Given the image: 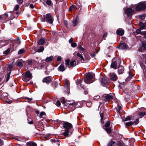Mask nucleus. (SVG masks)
I'll use <instances>...</instances> for the list:
<instances>
[{"instance_id":"nucleus-1","label":"nucleus","mask_w":146,"mask_h":146,"mask_svg":"<svg viewBox=\"0 0 146 146\" xmlns=\"http://www.w3.org/2000/svg\"><path fill=\"white\" fill-rule=\"evenodd\" d=\"M84 80L87 84H90L92 83L94 80V76L90 73L85 74L84 76Z\"/></svg>"},{"instance_id":"nucleus-2","label":"nucleus","mask_w":146,"mask_h":146,"mask_svg":"<svg viewBox=\"0 0 146 146\" xmlns=\"http://www.w3.org/2000/svg\"><path fill=\"white\" fill-rule=\"evenodd\" d=\"M65 64L66 66L69 68L74 67L77 64L76 60H73L70 61L69 59L65 60Z\"/></svg>"},{"instance_id":"nucleus-3","label":"nucleus","mask_w":146,"mask_h":146,"mask_svg":"<svg viewBox=\"0 0 146 146\" xmlns=\"http://www.w3.org/2000/svg\"><path fill=\"white\" fill-rule=\"evenodd\" d=\"M32 74L29 71H27L25 74L22 76L23 80L25 82L29 81L32 79Z\"/></svg>"},{"instance_id":"nucleus-4","label":"nucleus","mask_w":146,"mask_h":146,"mask_svg":"<svg viewBox=\"0 0 146 146\" xmlns=\"http://www.w3.org/2000/svg\"><path fill=\"white\" fill-rule=\"evenodd\" d=\"M120 65V61L117 58H114L112 60L111 67L114 69H116L118 66Z\"/></svg>"},{"instance_id":"nucleus-5","label":"nucleus","mask_w":146,"mask_h":146,"mask_svg":"<svg viewBox=\"0 0 146 146\" xmlns=\"http://www.w3.org/2000/svg\"><path fill=\"white\" fill-rule=\"evenodd\" d=\"M146 7V5L143 2L139 3L136 6V10L137 11H143Z\"/></svg>"},{"instance_id":"nucleus-6","label":"nucleus","mask_w":146,"mask_h":146,"mask_svg":"<svg viewBox=\"0 0 146 146\" xmlns=\"http://www.w3.org/2000/svg\"><path fill=\"white\" fill-rule=\"evenodd\" d=\"M46 22L51 24L53 21V15L51 14H48L46 15Z\"/></svg>"},{"instance_id":"nucleus-7","label":"nucleus","mask_w":146,"mask_h":146,"mask_svg":"<svg viewBox=\"0 0 146 146\" xmlns=\"http://www.w3.org/2000/svg\"><path fill=\"white\" fill-rule=\"evenodd\" d=\"M113 99V97L112 95L108 94L105 95L103 97V100L106 102H108Z\"/></svg>"},{"instance_id":"nucleus-8","label":"nucleus","mask_w":146,"mask_h":146,"mask_svg":"<svg viewBox=\"0 0 146 146\" xmlns=\"http://www.w3.org/2000/svg\"><path fill=\"white\" fill-rule=\"evenodd\" d=\"M125 13L127 16H131L133 13V10L131 8H128L124 10Z\"/></svg>"},{"instance_id":"nucleus-9","label":"nucleus","mask_w":146,"mask_h":146,"mask_svg":"<svg viewBox=\"0 0 146 146\" xmlns=\"http://www.w3.org/2000/svg\"><path fill=\"white\" fill-rule=\"evenodd\" d=\"M82 81L80 79H77L76 82L77 87L79 88H82L84 89V86L82 84Z\"/></svg>"},{"instance_id":"nucleus-10","label":"nucleus","mask_w":146,"mask_h":146,"mask_svg":"<svg viewBox=\"0 0 146 146\" xmlns=\"http://www.w3.org/2000/svg\"><path fill=\"white\" fill-rule=\"evenodd\" d=\"M63 127L65 128L68 129H71L72 127L71 124L68 122H65L63 125Z\"/></svg>"},{"instance_id":"nucleus-11","label":"nucleus","mask_w":146,"mask_h":146,"mask_svg":"<svg viewBox=\"0 0 146 146\" xmlns=\"http://www.w3.org/2000/svg\"><path fill=\"white\" fill-rule=\"evenodd\" d=\"M110 79L112 81H115L117 79V76L114 73H111L110 74Z\"/></svg>"},{"instance_id":"nucleus-12","label":"nucleus","mask_w":146,"mask_h":146,"mask_svg":"<svg viewBox=\"0 0 146 146\" xmlns=\"http://www.w3.org/2000/svg\"><path fill=\"white\" fill-rule=\"evenodd\" d=\"M9 44L8 41L5 40H2L0 41V47L8 44Z\"/></svg>"},{"instance_id":"nucleus-13","label":"nucleus","mask_w":146,"mask_h":146,"mask_svg":"<svg viewBox=\"0 0 146 146\" xmlns=\"http://www.w3.org/2000/svg\"><path fill=\"white\" fill-rule=\"evenodd\" d=\"M127 48V45L125 43H120L118 46V48L120 49H125Z\"/></svg>"},{"instance_id":"nucleus-14","label":"nucleus","mask_w":146,"mask_h":146,"mask_svg":"<svg viewBox=\"0 0 146 146\" xmlns=\"http://www.w3.org/2000/svg\"><path fill=\"white\" fill-rule=\"evenodd\" d=\"M116 33L118 35L122 36L124 34V30L122 29H118Z\"/></svg>"},{"instance_id":"nucleus-15","label":"nucleus","mask_w":146,"mask_h":146,"mask_svg":"<svg viewBox=\"0 0 146 146\" xmlns=\"http://www.w3.org/2000/svg\"><path fill=\"white\" fill-rule=\"evenodd\" d=\"M51 79L49 77H46L44 78L42 80V82L43 83H46V84H48L51 82Z\"/></svg>"},{"instance_id":"nucleus-16","label":"nucleus","mask_w":146,"mask_h":146,"mask_svg":"<svg viewBox=\"0 0 146 146\" xmlns=\"http://www.w3.org/2000/svg\"><path fill=\"white\" fill-rule=\"evenodd\" d=\"M101 83L102 85L103 86H104L108 84V81L105 78H102L101 80Z\"/></svg>"},{"instance_id":"nucleus-17","label":"nucleus","mask_w":146,"mask_h":146,"mask_svg":"<svg viewBox=\"0 0 146 146\" xmlns=\"http://www.w3.org/2000/svg\"><path fill=\"white\" fill-rule=\"evenodd\" d=\"M66 68L64 64H61L58 67V70L60 71L63 72L65 70Z\"/></svg>"},{"instance_id":"nucleus-18","label":"nucleus","mask_w":146,"mask_h":146,"mask_svg":"<svg viewBox=\"0 0 146 146\" xmlns=\"http://www.w3.org/2000/svg\"><path fill=\"white\" fill-rule=\"evenodd\" d=\"M122 106L121 104H118L117 107L116 108L117 112L118 113L120 114L122 109Z\"/></svg>"},{"instance_id":"nucleus-19","label":"nucleus","mask_w":146,"mask_h":146,"mask_svg":"<svg viewBox=\"0 0 146 146\" xmlns=\"http://www.w3.org/2000/svg\"><path fill=\"white\" fill-rule=\"evenodd\" d=\"M118 70L119 74H122L124 72V67L122 66H119L118 68Z\"/></svg>"},{"instance_id":"nucleus-20","label":"nucleus","mask_w":146,"mask_h":146,"mask_svg":"<svg viewBox=\"0 0 146 146\" xmlns=\"http://www.w3.org/2000/svg\"><path fill=\"white\" fill-rule=\"evenodd\" d=\"M79 19L78 17H77L75 20L73 21V23L74 24V26H76L79 23Z\"/></svg>"},{"instance_id":"nucleus-21","label":"nucleus","mask_w":146,"mask_h":146,"mask_svg":"<svg viewBox=\"0 0 146 146\" xmlns=\"http://www.w3.org/2000/svg\"><path fill=\"white\" fill-rule=\"evenodd\" d=\"M76 9L77 8L75 5H72L70 6L69 8V11H74L76 10Z\"/></svg>"},{"instance_id":"nucleus-22","label":"nucleus","mask_w":146,"mask_h":146,"mask_svg":"<svg viewBox=\"0 0 146 146\" xmlns=\"http://www.w3.org/2000/svg\"><path fill=\"white\" fill-rule=\"evenodd\" d=\"M45 42V39L44 38H40L38 42V44L39 45H42Z\"/></svg>"},{"instance_id":"nucleus-23","label":"nucleus","mask_w":146,"mask_h":146,"mask_svg":"<svg viewBox=\"0 0 146 146\" xmlns=\"http://www.w3.org/2000/svg\"><path fill=\"white\" fill-rule=\"evenodd\" d=\"M53 59V57L52 56H51L50 57H47L46 58L45 60L46 62H49L52 60Z\"/></svg>"},{"instance_id":"nucleus-24","label":"nucleus","mask_w":146,"mask_h":146,"mask_svg":"<svg viewBox=\"0 0 146 146\" xmlns=\"http://www.w3.org/2000/svg\"><path fill=\"white\" fill-rule=\"evenodd\" d=\"M28 146H36L37 144L33 142H29L27 143Z\"/></svg>"},{"instance_id":"nucleus-25","label":"nucleus","mask_w":146,"mask_h":146,"mask_svg":"<svg viewBox=\"0 0 146 146\" xmlns=\"http://www.w3.org/2000/svg\"><path fill=\"white\" fill-rule=\"evenodd\" d=\"M140 27L141 29H143L146 28L145 23L144 24L142 23H140L139 24Z\"/></svg>"},{"instance_id":"nucleus-26","label":"nucleus","mask_w":146,"mask_h":146,"mask_svg":"<svg viewBox=\"0 0 146 146\" xmlns=\"http://www.w3.org/2000/svg\"><path fill=\"white\" fill-rule=\"evenodd\" d=\"M77 56L81 59V60L83 61V62H84L85 59L81 54H80L79 52H78L77 53Z\"/></svg>"},{"instance_id":"nucleus-27","label":"nucleus","mask_w":146,"mask_h":146,"mask_svg":"<svg viewBox=\"0 0 146 146\" xmlns=\"http://www.w3.org/2000/svg\"><path fill=\"white\" fill-rule=\"evenodd\" d=\"M115 142L114 141H110L108 143L107 146H115Z\"/></svg>"},{"instance_id":"nucleus-28","label":"nucleus","mask_w":146,"mask_h":146,"mask_svg":"<svg viewBox=\"0 0 146 146\" xmlns=\"http://www.w3.org/2000/svg\"><path fill=\"white\" fill-rule=\"evenodd\" d=\"M138 114L140 117H143L144 115H146V113L145 112H138Z\"/></svg>"},{"instance_id":"nucleus-29","label":"nucleus","mask_w":146,"mask_h":146,"mask_svg":"<svg viewBox=\"0 0 146 146\" xmlns=\"http://www.w3.org/2000/svg\"><path fill=\"white\" fill-rule=\"evenodd\" d=\"M78 49L80 51L83 52H85V49L82 47L80 45H78Z\"/></svg>"},{"instance_id":"nucleus-30","label":"nucleus","mask_w":146,"mask_h":146,"mask_svg":"<svg viewBox=\"0 0 146 146\" xmlns=\"http://www.w3.org/2000/svg\"><path fill=\"white\" fill-rule=\"evenodd\" d=\"M11 48H8L7 50L4 52L3 54L6 55L9 54Z\"/></svg>"},{"instance_id":"nucleus-31","label":"nucleus","mask_w":146,"mask_h":146,"mask_svg":"<svg viewBox=\"0 0 146 146\" xmlns=\"http://www.w3.org/2000/svg\"><path fill=\"white\" fill-rule=\"evenodd\" d=\"M17 65L18 66H21L23 65V63L21 61L18 60L17 62Z\"/></svg>"},{"instance_id":"nucleus-32","label":"nucleus","mask_w":146,"mask_h":146,"mask_svg":"<svg viewBox=\"0 0 146 146\" xmlns=\"http://www.w3.org/2000/svg\"><path fill=\"white\" fill-rule=\"evenodd\" d=\"M123 143L122 141H119L117 142L116 146H123Z\"/></svg>"},{"instance_id":"nucleus-33","label":"nucleus","mask_w":146,"mask_h":146,"mask_svg":"<svg viewBox=\"0 0 146 146\" xmlns=\"http://www.w3.org/2000/svg\"><path fill=\"white\" fill-rule=\"evenodd\" d=\"M105 129L108 133H111V129L110 127H106Z\"/></svg>"},{"instance_id":"nucleus-34","label":"nucleus","mask_w":146,"mask_h":146,"mask_svg":"<svg viewBox=\"0 0 146 146\" xmlns=\"http://www.w3.org/2000/svg\"><path fill=\"white\" fill-rule=\"evenodd\" d=\"M69 131L68 130H66L63 133V135L66 136H67L69 135Z\"/></svg>"},{"instance_id":"nucleus-35","label":"nucleus","mask_w":146,"mask_h":146,"mask_svg":"<svg viewBox=\"0 0 146 146\" xmlns=\"http://www.w3.org/2000/svg\"><path fill=\"white\" fill-rule=\"evenodd\" d=\"M133 123V122L131 121L125 123L126 125L128 126L132 125Z\"/></svg>"},{"instance_id":"nucleus-36","label":"nucleus","mask_w":146,"mask_h":146,"mask_svg":"<svg viewBox=\"0 0 146 146\" xmlns=\"http://www.w3.org/2000/svg\"><path fill=\"white\" fill-rule=\"evenodd\" d=\"M44 50V48L43 47L41 46L40 47L39 49H38L37 50V51L38 52H41L43 51Z\"/></svg>"},{"instance_id":"nucleus-37","label":"nucleus","mask_w":146,"mask_h":146,"mask_svg":"<svg viewBox=\"0 0 146 146\" xmlns=\"http://www.w3.org/2000/svg\"><path fill=\"white\" fill-rule=\"evenodd\" d=\"M13 66H14L13 64H11L9 65L8 66V70L9 71H10L13 68Z\"/></svg>"},{"instance_id":"nucleus-38","label":"nucleus","mask_w":146,"mask_h":146,"mask_svg":"<svg viewBox=\"0 0 146 146\" xmlns=\"http://www.w3.org/2000/svg\"><path fill=\"white\" fill-rule=\"evenodd\" d=\"M25 52V51L23 49H21L18 52V54H22L23 53H24Z\"/></svg>"},{"instance_id":"nucleus-39","label":"nucleus","mask_w":146,"mask_h":146,"mask_svg":"<svg viewBox=\"0 0 146 146\" xmlns=\"http://www.w3.org/2000/svg\"><path fill=\"white\" fill-rule=\"evenodd\" d=\"M131 119V116H128L126 117L124 120V121H127L130 120Z\"/></svg>"},{"instance_id":"nucleus-40","label":"nucleus","mask_w":146,"mask_h":146,"mask_svg":"<svg viewBox=\"0 0 146 146\" xmlns=\"http://www.w3.org/2000/svg\"><path fill=\"white\" fill-rule=\"evenodd\" d=\"M100 115L101 117V120L102 121L103 119L104 114L103 113L101 112V111L100 112Z\"/></svg>"},{"instance_id":"nucleus-41","label":"nucleus","mask_w":146,"mask_h":146,"mask_svg":"<svg viewBox=\"0 0 146 146\" xmlns=\"http://www.w3.org/2000/svg\"><path fill=\"white\" fill-rule=\"evenodd\" d=\"M61 101L63 104H64L65 103V98L64 97H62L61 98Z\"/></svg>"},{"instance_id":"nucleus-42","label":"nucleus","mask_w":146,"mask_h":146,"mask_svg":"<svg viewBox=\"0 0 146 146\" xmlns=\"http://www.w3.org/2000/svg\"><path fill=\"white\" fill-rule=\"evenodd\" d=\"M45 115V113L44 112L42 111V112H41L40 113V115H39V117H40L41 118V117H42L43 115Z\"/></svg>"},{"instance_id":"nucleus-43","label":"nucleus","mask_w":146,"mask_h":146,"mask_svg":"<svg viewBox=\"0 0 146 146\" xmlns=\"http://www.w3.org/2000/svg\"><path fill=\"white\" fill-rule=\"evenodd\" d=\"M110 125V121H108L106 123L105 125L106 127H109Z\"/></svg>"},{"instance_id":"nucleus-44","label":"nucleus","mask_w":146,"mask_h":146,"mask_svg":"<svg viewBox=\"0 0 146 146\" xmlns=\"http://www.w3.org/2000/svg\"><path fill=\"white\" fill-rule=\"evenodd\" d=\"M146 16V15L145 14H144L140 16V18L142 19H145Z\"/></svg>"},{"instance_id":"nucleus-45","label":"nucleus","mask_w":146,"mask_h":146,"mask_svg":"<svg viewBox=\"0 0 146 146\" xmlns=\"http://www.w3.org/2000/svg\"><path fill=\"white\" fill-rule=\"evenodd\" d=\"M142 47L144 49H146V42H143L142 43Z\"/></svg>"},{"instance_id":"nucleus-46","label":"nucleus","mask_w":146,"mask_h":146,"mask_svg":"<svg viewBox=\"0 0 146 146\" xmlns=\"http://www.w3.org/2000/svg\"><path fill=\"white\" fill-rule=\"evenodd\" d=\"M19 8V6L18 5H15L14 8V10L15 11H17Z\"/></svg>"},{"instance_id":"nucleus-47","label":"nucleus","mask_w":146,"mask_h":146,"mask_svg":"<svg viewBox=\"0 0 146 146\" xmlns=\"http://www.w3.org/2000/svg\"><path fill=\"white\" fill-rule=\"evenodd\" d=\"M71 46L72 47H75L77 45V44L75 42H72L71 44Z\"/></svg>"},{"instance_id":"nucleus-48","label":"nucleus","mask_w":146,"mask_h":146,"mask_svg":"<svg viewBox=\"0 0 146 146\" xmlns=\"http://www.w3.org/2000/svg\"><path fill=\"white\" fill-rule=\"evenodd\" d=\"M61 104L60 103L59 101L57 100L56 102V105L58 106H60Z\"/></svg>"},{"instance_id":"nucleus-49","label":"nucleus","mask_w":146,"mask_h":146,"mask_svg":"<svg viewBox=\"0 0 146 146\" xmlns=\"http://www.w3.org/2000/svg\"><path fill=\"white\" fill-rule=\"evenodd\" d=\"M46 3L48 5H50L51 4V1L50 0H47L46 2Z\"/></svg>"},{"instance_id":"nucleus-50","label":"nucleus","mask_w":146,"mask_h":146,"mask_svg":"<svg viewBox=\"0 0 146 146\" xmlns=\"http://www.w3.org/2000/svg\"><path fill=\"white\" fill-rule=\"evenodd\" d=\"M136 33L137 34H140L141 35L143 34L141 33V30L140 29H138L136 30Z\"/></svg>"},{"instance_id":"nucleus-51","label":"nucleus","mask_w":146,"mask_h":146,"mask_svg":"<svg viewBox=\"0 0 146 146\" xmlns=\"http://www.w3.org/2000/svg\"><path fill=\"white\" fill-rule=\"evenodd\" d=\"M133 74L131 72H130L129 73V78L130 79L133 77Z\"/></svg>"},{"instance_id":"nucleus-52","label":"nucleus","mask_w":146,"mask_h":146,"mask_svg":"<svg viewBox=\"0 0 146 146\" xmlns=\"http://www.w3.org/2000/svg\"><path fill=\"white\" fill-rule=\"evenodd\" d=\"M73 38H71L69 40V42L70 44H71L73 42Z\"/></svg>"},{"instance_id":"nucleus-53","label":"nucleus","mask_w":146,"mask_h":146,"mask_svg":"<svg viewBox=\"0 0 146 146\" xmlns=\"http://www.w3.org/2000/svg\"><path fill=\"white\" fill-rule=\"evenodd\" d=\"M62 59V58L60 56H58L57 58V61H60Z\"/></svg>"},{"instance_id":"nucleus-54","label":"nucleus","mask_w":146,"mask_h":146,"mask_svg":"<svg viewBox=\"0 0 146 146\" xmlns=\"http://www.w3.org/2000/svg\"><path fill=\"white\" fill-rule=\"evenodd\" d=\"M8 94L5 92H4L3 94V96H4V97H6L7 96Z\"/></svg>"},{"instance_id":"nucleus-55","label":"nucleus","mask_w":146,"mask_h":146,"mask_svg":"<svg viewBox=\"0 0 146 146\" xmlns=\"http://www.w3.org/2000/svg\"><path fill=\"white\" fill-rule=\"evenodd\" d=\"M18 3H22L23 2V0H17Z\"/></svg>"},{"instance_id":"nucleus-56","label":"nucleus","mask_w":146,"mask_h":146,"mask_svg":"<svg viewBox=\"0 0 146 146\" xmlns=\"http://www.w3.org/2000/svg\"><path fill=\"white\" fill-rule=\"evenodd\" d=\"M34 5L33 4H31L29 5V7L31 8H34Z\"/></svg>"},{"instance_id":"nucleus-57","label":"nucleus","mask_w":146,"mask_h":146,"mask_svg":"<svg viewBox=\"0 0 146 146\" xmlns=\"http://www.w3.org/2000/svg\"><path fill=\"white\" fill-rule=\"evenodd\" d=\"M133 122V123H134L135 122V124H137L139 123V120L138 119H136L135 121H134V122Z\"/></svg>"},{"instance_id":"nucleus-58","label":"nucleus","mask_w":146,"mask_h":146,"mask_svg":"<svg viewBox=\"0 0 146 146\" xmlns=\"http://www.w3.org/2000/svg\"><path fill=\"white\" fill-rule=\"evenodd\" d=\"M14 43H15V42H13L12 44H11L10 45H11V47H12L11 46H12V47L13 48V50L14 49Z\"/></svg>"},{"instance_id":"nucleus-59","label":"nucleus","mask_w":146,"mask_h":146,"mask_svg":"<svg viewBox=\"0 0 146 146\" xmlns=\"http://www.w3.org/2000/svg\"><path fill=\"white\" fill-rule=\"evenodd\" d=\"M107 33H105L103 35V38H104L105 37H106L107 36Z\"/></svg>"},{"instance_id":"nucleus-60","label":"nucleus","mask_w":146,"mask_h":146,"mask_svg":"<svg viewBox=\"0 0 146 146\" xmlns=\"http://www.w3.org/2000/svg\"><path fill=\"white\" fill-rule=\"evenodd\" d=\"M88 92L87 91L85 90L84 92V94L86 95L88 94Z\"/></svg>"},{"instance_id":"nucleus-61","label":"nucleus","mask_w":146,"mask_h":146,"mask_svg":"<svg viewBox=\"0 0 146 146\" xmlns=\"http://www.w3.org/2000/svg\"><path fill=\"white\" fill-rule=\"evenodd\" d=\"M29 123L30 124H32L33 123V121H30L29 122Z\"/></svg>"},{"instance_id":"nucleus-62","label":"nucleus","mask_w":146,"mask_h":146,"mask_svg":"<svg viewBox=\"0 0 146 146\" xmlns=\"http://www.w3.org/2000/svg\"><path fill=\"white\" fill-rule=\"evenodd\" d=\"M9 78H10V76L9 77V76L8 77V76H7V79L6 80L7 81L9 80Z\"/></svg>"},{"instance_id":"nucleus-63","label":"nucleus","mask_w":146,"mask_h":146,"mask_svg":"<svg viewBox=\"0 0 146 146\" xmlns=\"http://www.w3.org/2000/svg\"><path fill=\"white\" fill-rule=\"evenodd\" d=\"M37 114H38L39 113V111H36L35 112Z\"/></svg>"},{"instance_id":"nucleus-64","label":"nucleus","mask_w":146,"mask_h":146,"mask_svg":"<svg viewBox=\"0 0 146 146\" xmlns=\"http://www.w3.org/2000/svg\"><path fill=\"white\" fill-rule=\"evenodd\" d=\"M143 71L146 72V67L144 68V69H143Z\"/></svg>"}]
</instances>
